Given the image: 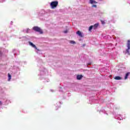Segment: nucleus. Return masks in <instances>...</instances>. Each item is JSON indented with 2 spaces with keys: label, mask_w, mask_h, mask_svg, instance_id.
<instances>
[{
  "label": "nucleus",
  "mask_w": 130,
  "mask_h": 130,
  "mask_svg": "<svg viewBox=\"0 0 130 130\" xmlns=\"http://www.w3.org/2000/svg\"><path fill=\"white\" fill-rule=\"evenodd\" d=\"M64 33H68V31H64Z\"/></svg>",
  "instance_id": "obj_16"
},
{
  "label": "nucleus",
  "mask_w": 130,
  "mask_h": 130,
  "mask_svg": "<svg viewBox=\"0 0 130 130\" xmlns=\"http://www.w3.org/2000/svg\"><path fill=\"white\" fill-rule=\"evenodd\" d=\"M130 75V73L129 72H127L126 74H125V77H124V80H126L128 78V77Z\"/></svg>",
  "instance_id": "obj_9"
},
{
  "label": "nucleus",
  "mask_w": 130,
  "mask_h": 130,
  "mask_svg": "<svg viewBox=\"0 0 130 130\" xmlns=\"http://www.w3.org/2000/svg\"><path fill=\"white\" fill-rule=\"evenodd\" d=\"M32 29L34 30V31H36V32H38L40 33V34H42L43 33L42 29H41V28L38 26H34Z\"/></svg>",
  "instance_id": "obj_2"
},
{
  "label": "nucleus",
  "mask_w": 130,
  "mask_h": 130,
  "mask_svg": "<svg viewBox=\"0 0 130 130\" xmlns=\"http://www.w3.org/2000/svg\"><path fill=\"white\" fill-rule=\"evenodd\" d=\"M2 102L0 101V105H2Z\"/></svg>",
  "instance_id": "obj_17"
},
{
  "label": "nucleus",
  "mask_w": 130,
  "mask_h": 130,
  "mask_svg": "<svg viewBox=\"0 0 130 130\" xmlns=\"http://www.w3.org/2000/svg\"><path fill=\"white\" fill-rule=\"evenodd\" d=\"M70 43H71V44H76V42H75L74 41H71L70 42Z\"/></svg>",
  "instance_id": "obj_14"
},
{
  "label": "nucleus",
  "mask_w": 130,
  "mask_h": 130,
  "mask_svg": "<svg viewBox=\"0 0 130 130\" xmlns=\"http://www.w3.org/2000/svg\"><path fill=\"white\" fill-rule=\"evenodd\" d=\"M29 45H30V46H31L32 47H34V48H35L37 50H39L37 48V47H36V46L35 45H34V44H33V43H32L31 42H29Z\"/></svg>",
  "instance_id": "obj_4"
},
{
  "label": "nucleus",
  "mask_w": 130,
  "mask_h": 130,
  "mask_svg": "<svg viewBox=\"0 0 130 130\" xmlns=\"http://www.w3.org/2000/svg\"><path fill=\"white\" fill-rule=\"evenodd\" d=\"M101 23H102V24L103 25H105V21H104L101 20Z\"/></svg>",
  "instance_id": "obj_13"
},
{
  "label": "nucleus",
  "mask_w": 130,
  "mask_h": 130,
  "mask_svg": "<svg viewBox=\"0 0 130 130\" xmlns=\"http://www.w3.org/2000/svg\"><path fill=\"white\" fill-rule=\"evenodd\" d=\"M99 26V23H95L94 25H92L93 29H94V30L97 29Z\"/></svg>",
  "instance_id": "obj_5"
},
{
  "label": "nucleus",
  "mask_w": 130,
  "mask_h": 130,
  "mask_svg": "<svg viewBox=\"0 0 130 130\" xmlns=\"http://www.w3.org/2000/svg\"><path fill=\"white\" fill-rule=\"evenodd\" d=\"M88 64H91V63H89Z\"/></svg>",
  "instance_id": "obj_19"
},
{
  "label": "nucleus",
  "mask_w": 130,
  "mask_h": 130,
  "mask_svg": "<svg viewBox=\"0 0 130 130\" xmlns=\"http://www.w3.org/2000/svg\"><path fill=\"white\" fill-rule=\"evenodd\" d=\"M127 49H126V52H127V53H129V49H130V40H129L127 41Z\"/></svg>",
  "instance_id": "obj_3"
},
{
  "label": "nucleus",
  "mask_w": 130,
  "mask_h": 130,
  "mask_svg": "<svg viewBox=\"0 0 130 130\" xmlns=\"http://www.w3.org/2000/svg\"><path fill=\"white\" fill-rule=\"evenodd\" d=\"M122 78H121V77H120V76H116L114 78L115 80H122Z\"/></svg>",
  "instance_id": "obj_10"
},
{
  "label": "nucleus",
  "mask_w": 130,
  "mask_h": 130,
  "mask_svg": "<svg viewBox=\"0 0 130 130\" xmlns=\"http://www.w3.org/2000/svg\"><path fill=\"white\" fill-rule=\"evenodd\" d=\"M93 29V25H91L89 28V31H91Z\"/></svg>",
  "instance_id": "obj_12"
},
{
  "label": "nucleus",
  "mask_w": 130,
  "mask_h": 130,
  "mask_svg": "<svg viewBox=\"0 0 130 130\" xmlns=\"http://www.w3.org/2000/svg\"><path fill=\"white\" fill-rule=\"evenodd\" d=\"M11 79H12V75L10 74V73L8 74V81H11Z\"/></svg>",
  "instance_id": "obj_11"
},
{
  "label": "nucleus",
  "mask_w": 130,
  "mask_h": 130,
  "mask_svg": "<svg viewBox=\"0 0 130 130\" xmlns=\"http://www.w3.org/2000/svg\"><path fill=\"white\" fill-rule=\"evenodd\" d=\"M89 2L90 4H91V5H93L94 4H98V3L96 2V1L94 0H89Z\"/></svg>",
  "instance_id": "obj_7"
},
{
  "label": "nucleus",
  "mask_w": 130,
  "mask_h": 130,
  "mask_svg": "<svg viewBox=\"0 0 130 130\" xmlns=\"http://www.w3.org/2000/svg\"><path fill=\"white\" fill-rule=\"evenodd\" d=\"M92 8H97V5H92Z\"/></svg>",
  "instance_id": "obj_15"
},
{
  "label": "nucleus",
  "mask_w": 130,
  "mask_h": 130,
  "mask_svg": "<svg viewBox=\"0 0 130 130\" xmlns=\"http://www.w3.org/2000/svg\"><path fill=\"white\" fill-rule=\"evenodd\" d=\"M76 34H77V35H79L80 36V37H83V35H82V32H81V31H80L79 30H78L76 32Z\"/></svg>",
  "instance_id": "obj_8"
},
{
  "label": "nucleus",
  "mask_w": 130,
  "mask_h": 130,
  "mask_svg": "<svg viewBox=\"0 0 130 130\" xmlns=\"http://www.w3.org/2000/svg\"><path fill=\"white\" fill-rule=\"evenodd\" d=\"M82 78H83V75H77V80H82Z\"/></svg>",
  "instance_id": "obj_6"
},
{
  "label": "nucleus",
  "mask_w": 130,
  "mask_h": 130,
  "mask_svg": "<svg viewBox=\"0 0 130 130\" xmlns=\"http://www.w3.org/2000/svg\"><path fill=\"white\" fill-rule=\"evenodd\" d=\"M83 46H86V44H84Z\"/></svg>",
  "instance_id": "obj_18"
},
{
  "label": "nucleus",
  "mask_w": 130,
  "mask_h": 130,
  "mask_svg": "<svg viewBox=\"0 0 130 130\" xmlns=\"http://www.w3.org/2000/svg\"><path fill=\"white\" fill-rule=\"evenodd\" d=\"M51 9H55L58 6V1H53L50 3V5Z\"/></svg>",
  "instance_id": "obj_1"
}]
</instances>
